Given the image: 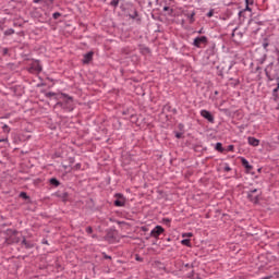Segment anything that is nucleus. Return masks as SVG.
<instances>
[{
	"label": "nucleus",
	"instance_id": "nucleus-19",
	"mask_svg": "<svg viewBox=\"0 0 279 279\" xmlns=\"http://www.w3.org/2000/svg\"><path fill=\"white\" fill-rule=\"evenodd\" d=\"M20 197H23V199H27V193L22 192V193L20 194Z\"/></svg>",
	"mask_w": 279,
	"mask_h": 279
},
{
	"label": "nucleus",
	"instance_id": "nucleus-10",
	"mask_svg": "<svg viewBox=\"0 0 279 279\" xmlns=\"http://www.w3.org/2000/svg\"><path fill=\"white\" fill-rule=\"evenodd\" d=\"M215 149L216 151H220V154H223V145L221 143H217Z\"/></svg>",
	"mask_w": 279,
	"mask_h": 279
},
{
	"label": "nucleus",
	"instance_id": "nucleus-21",
	"mask_svg": "<svg viewBox=\"0 0 279 279\" xmlns=\"http://www.w3.org/2000/svg\"><path fill=\"white\" fill-rule=\"evenodd\" d=\"M86 232H87V234H93V228L87 227V228H86Z\"/></svg>",
	"mask_w": 279,
	"mask_h": 279
},
{
	"label": "nucleus",
	"instance_id": "nucleus-9",
	"mask_svg": "<svg viewBox=\"0 0 279 279\" xmlns=\"http://www.w3.org/2000/svg\"><path fill=\"white\" fill-rule=\"evenodd\" d=\"M241 162L247 169V171H252V166L250 165V161H247V159L242 158Z\"/></svg>",
	"mask_w": 279,
	"mask_h": 279
},
{
	"label": "nucleus",
	"instance_id": "nucleus-2",
	"mask_svg": "<svg viewBox=\"0 0 279 279\" xmlns=\"http://www.w3.org/2000/svg\"><path fill=\"white\" fill-rule=\"evenodd\" d=\"M28 71L29 73H40V71H43V65H40V62L38 61H33Z\"/></svg>",
	"mask_w": 279,
	"mask_h": 279
},
{
	"label": "nucleus",
	"instance_id": "nucleus-16",
	"mask_svg": "<svg viewBox=\"0 0 279 279\" xmlns=\"http://www.w3.org/2000/svg\"><path fill=\"white\" fill-rule=\"evenodd\" d=\"M191 236H193V233H191V232H187V233H183V234H182V238H183V239H191Z\"/></svg>",
	"mask_w": 279,
	"mask_h": 279
},
{
	"label": "nucleus",
	"instance_id": "nucleus-12",
	"mask_svg": "<svg viewBox=\"0 0 279 279\" xmlns=\"http://www.w3.org/2000/svg\"><path fill=\"white\" fill-rule=\"evenodd\" d=\"M50 184H52V186H60V181H58L56 178H52L50 179Z\"/></svg>",
	"mask_w": 279,
	"mask_h": 279
},
{
	"label": "nucleus",
	"instance_id": "nucleus-8",
	"mask_svg": "<svg viewBox=\"0 0 279 279\" xmlns=\"http://www.w3.org/2000/svg\"><path fill=\"white\" fill-rule=\"evenodd\" d=\"M90 60H93V52H88V53L84 54V59H83L84 64H88V62H90Z\"/></svg>",
	"mask_w": 279,
	"mask_h": 279
},
{
	"label": "nucleus",
	"instance_id": "nucleus-14",
	"mask_svg": "<svg viewBox=\"0 0 279 279\" xmlns=\"http://www.w3.org/2000/svg\"><path fill=\"white\" fill-rule=\"evenodd\" d=\"M12 34H14V29L13 28H9L4 32V36H12Z\"/></svg>",
	"mask_w": 279,
	"mask_h": 279
},
{
	"label": "nucleus",
	"instance_id": "nucleus-30",
	"mask_svg": "<svg viewBox=\"0 0 279 279\" xmlns=\"http://www.w3.org/2000/svg\"><path fill=\"white\" fill-rule=\"evenodd\" d=\"M34 2H35V3H39V2H40V0H34Z\"/></svg>",
	"mask_w": 279,
	"mask_h": 279
},
{
	"label": "nucleus",
	"instance_id": "nucleus-20",
	"mask_svg": "<svg viewBox=\"0 0 279 279\" xmlns=\"http://www.w3.org/2000/svg\"><path fill=\"white\" fill-rule=\"evenodd\" d=\"M214 14H215V11L210 10V11L207 13L208 19L213 17Z\"/></svg>",
	"mask_w": 279,
	"mask_h": 279
},
{
	"label": "nucleus",
	"instance_id": "nucleus-22",
	"mask_svg": "<svg viewBox=\"0 0 279 279\" xmlns=\"http://www.w3.org/2000/svg\"><path fill=\"white\" fill-rule=\"evenodd\" d=\"M60 16V13L57 12V13H53V19H58Z\"/></svg>",
	"mask_w": 279,
	"mask_h": 279
},
{
	"label": "nucleus",
	"instance_id": "nucleus-18",
	"mask_svg": "<svg viewBox=\"0 0 279 279\" xmlns=\"http://www.w3.org/2000/svg\"><path fill=\"white\" fill-rule=\"evenodd\" d=\"M111 5H113V8H117V5H119V0H112Z\"/></svg>",
	"mask_w": 279,
	"mask_h": 279
},
{
	"label": "nucleus",
	"instance_id": "nucleus-3",
	"mask_svg": "<svg viewBox=\"0 0 279 279\" xmlns=\"http://www.w3.org/2000/svg\"><path fill=\"white\" fill-rule=\"evenodd\" d=\"M162 232H165V228H162V226H156L150 231V236H153L154 239H158V236H160V234H162Z\"/></svg>",
	"mask_w": 279,
	"mask_h": 279
},
{
	"label": "nucleus",
	"instance_id": "nucleus-23",
	"mask_svg": "<svg viewBox=\"0 0 279 279\" xmlns=\"http://www.w3.org/2000/svg\"><path fill=\"white\" fill-rule=\"evenodd\" d=\"M0 143H8V137L0 140Z\"/></svg>",
	"mask_w": 279,
	"mask_h": 279
},
{
	"label": "nucleus",
	"instance_id": "nucleus-27",
	"mask_svg": "<svg viewBox=\"0 0 279 279\" xmlns=\"http://www.w3.org/2000/svg\"><path fill=\"white\" fill-rule=\"evenodd\" d=\"M175 136L180 138L182 136V133H177Z\"/></svg>",
	"mask_w": 279,
	"mask_h": 279
},
{
	"label": "nucleus",
	"instance_id": "nucleus-31",
	"mask_svg": "<svg viewBox=\"0 0 279 279\" xmlns=\"http://www.w3.org/2000/svg\"><path fill=\"white\" fill-rule=\"evenodd\" d=\"M163 10H169V8L168 7H165V9Z\"/></svg>",
	"mask_w": 279,
	"mask_h": 279
},
{
	"label": "nucleus",
	"instance_id": "nucleus-1",
	"mask_svg": "<svg viewBox=\"0 0 279 279\" xmlns=\"http://www.w3.org/2000/svg\"><path fill=\"white\" fill-rule=\"evenodd\" d=\"M114 206H117L118 208L125 206V196H123V194L118 193L114 195Z\"/></svg>",
	"mask_w": 279,
	"mask_h": 279
},
{
	"label": "nucleus",
	"instance_id": "nucleus-32",
	"mask_svg": "<svg viewBox=\"0 0 279 279\" xmlns=\"http://www.w3.org/2000/svg\"><path fill=\"white\" fill-rule=\"evenodd\" d=\"M226 171H230V168H226Z\"/></svg>",
	"mask_w": 279,
	"mask_h": 279
},
{
	"label": "nucleus",
	"instance_id": "nucleus-7",
	"mask_svg": "<svg viewBox=\"0 0 279 279\" xmlns=\"http://www.w3.org/2000/svg\"><path fill=\"white\" fill-rule=\"evenodd\" d=\"M247 143L252 147H258V145H260V141L257 140L256 137H252V136L247 137Z\"/></svg>",
	"mask_w": 279,
	"mask_h": 279
},
{
	"label": "nucleus",
	"instance_id": "nucleus-4",
	"mask_svg": "<svg viewBox=\"0 0 279 279\" xmlns=\"http://www.w3.org/2000/svg\"><path fill=\"white\" fill-rule=\"evenodd\" d=\"M206 43H208V38H206V36H201L194 39L193 45L199 49L202 45H206Z\"/></svg>",
	"mask_w": 279,
	"mask_h": 279
},
{
	"label": "nucleus",
	"instance_id": "nucleus-11",
	"mask_svg": "<svg viewBox=\"0 0 279 279\" xmlns=\"http://www.w3.org/2000/svg\"><path fill=\"white\" fill-rule=\"evenodd\" d=\"M245 3H246L245 11L246 12H252V8H250V4H252L253 1L252 0H245Z\"/></svg>",
	"mask_w": 279,
	"mask_h": 279
},
{
	"label": "nucleus",
	"instance_id": "nucleus-6",
	"mask_svg": "<svg viewBox=\"0 0 279 279\" xmlns=\"http://www.w3.org/2000/svg\"><path fill=\"white\" fill-rule=\"evenodd\" d=\"M255 193H258V190H257V189L251 190V191L247 193V197H248V199H251V202H253L254 204H258V195H254Z\"/></svg>",
	"mask_w": 279,
	"mask_h": 279
},
{
	"label": "nucleus",
	"instance_id": "nucleus-17",
	"mask_svg": "<svg viewBox=\"0 0 279 279\" xmlns=\"http://www.w3.org/2000/svg\"><path fill=\"white\" fill-rule=\"evenodd\" d=\"M66 104H71L73 101V98L64 95Z\"/></svg>",
	"mask_w": 279,
	"mask_h": 279
},
{
	"label": "nucleus",
	"instance_id": "nucleus-29",
	"mask_svg": "<svg viewBox=\"0 0 279 279\" xmlns=\"http://www.w3.org/2000/svg\"><path fill=\"white\" fill-rule=\"evenodd\" d=\"M53 94H51V93H49V94H47V97H51Z\"/></svg>",
	"mask_w": 279,
	"mask_h": 279
},
{
	"label": "nucleus",
	"instance_id": "nucleus-25",
	"mask_svg": "<svg viewBox=\"0 0 279 279\" xmlns=\"http://www.w3.org/2000/svg\"><path fill=\"white\" fill-rule=\"evenodd\" d=\"M234 150V146L233 145H230L229 146V151H233Z\"/></svg>",
	"mask_w": 279,
	"mask_h": 279
},
{
	"label": "nucleus",
	"instance_id": "nucleus-28",
	"mask_svg": "<svg viewBox=\"0 0 279 279\" xmlns=\"http://www.w3.org/2000/svg\"><path fill=\"white\" fill-rule=\"evenodd\" d=\"M269 47V44H264V49H267Z\"/></svg>",
	"mask_w": 279,
	"mask_h": 279
},
{
	"label": "nucleus",
	"instance_id": "nucleus-24",
	"mask_svg": "<svg viewBox=\"0 0 279 279\" xmlns=\"http://www.w3.org/2000/svg\"><path fill=\"white\" fill-rule=\"evenodd\" d=\"M279 90V82L277 83V88L274 89V93H278Z\"/></svg>",
	"mask_w": 279,
	"mask_h": 279
},
{
	"label": "nucleus",
	"instance_id": "nucleus-13",
	"mask_svg": "<svg viewBox=\"0 0 279 279\" xmlns=\"http://www.w3.org/2000/svg\"><path fill=\"white\" fill-rule=\"evenodd\" d=\"M182 245H185L186 247H191V240L190 239H184L181 241Z\"/></svg>",
	"mask_w": 279,
	"mask_h": 279
},
{
	"label": "nucleus",
	"instance_id": "nucleus-15",
	"mask_svg": "<svg viewBox=\"0 0 279 279\" xmlns=\"http://www.w3.org/2000/svg\"><path fill=\"white\" fill-rule=\"evenodd\" d=\"M2 130H3L4 134H10V126H8V124H4L2 126Z\"/></svg>",
	"mask_w": 279,
	"mask_h": 279
},
{
	"label": "nucleus",
	"instance_id": "nucleus-26",
	"mask_svg": "<svg viewBox=\"0 0 279 279\" xmlns=\"http://www.w3.org/2000/svg\"><path fill=\"white\" fill-rule=\"evenodd\" d=\"M22 243H23V245H25L26 247H29V245H27V241L23 240Z\"/></svg>",
	"mask_w": 279,
	"mask_h": 279
},
{
	"label": "nucleus",
	"instance_id": "nucleus-5",
	"mask_svg": "<svg viewBox=\"0 0 279 279\" xmlns=\"http://www.w3.org/2000/svg\"><path fill=\"white\" fill-rule=\"evenodd\" d=\"M201 117L206 119L209 123H215V117L210 114V111L203 109L201 110Z\"/></svg>",
	"mask_w": 279,
	"mask_h": 279
}]
</instances>
